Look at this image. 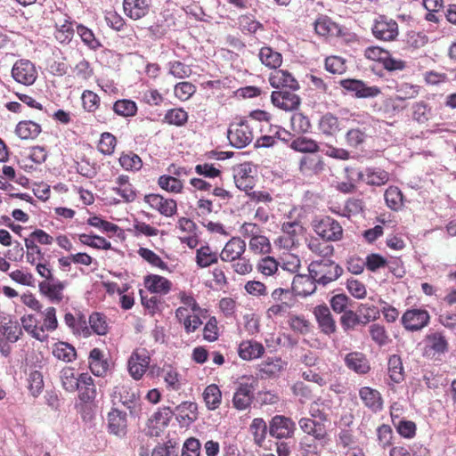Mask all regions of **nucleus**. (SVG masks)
<instances>
[{
    "label": "nucleus",
    "mask_w": 456,
    "mask_h": 456,
    "mask_svg": "<svg viewBox=\"0 0 456 456\" xmlns=\"http://www.w3.org/2000/svg\"><path fill=\"white\" fill-rule=\"evenodd\" d=\"M324 163L318 155H308L301 159L299 169L305 175H313L321 173L323 170Z\"/></svg>",
    "instance_id": "473e14b6"
},
{
    "label": "nucleus",
    "mask_w": 456,
    "mask_h": 456,
    "mask_svg": "<svg viewBox=\"0 0 456 456\" xmlns=\"http://www.w3.org/2000/svg\"><path fill=\"white\" fill-rule=\"evenodd\" d=\"M295 430V422L290 418L283 415H275L269 422V434L277 439L291 438Z\"/></svg>",
    "instance_id": "6e6552de"
},
{
    "label": "nucleus",
    "mask_w": 456,
    "mask_h": 456,
    "mask_svg": "<svg viewBox=\"0 0 456 456\" xmlns=\"http://www.w3.org/2000/svg\"><path fill=\"white\" fill-rule=\"evenodd\" d=\"M388 375L394 383H400L404 379V370L402 359L397 354H393L389 357L388 362Z\"/></svg>",
    "instance_id": "a18cd8bd"
},
{
    "label": "nucleus",
    "mask_w": 456,
    "mask_h": 456,
    "mask_svg": "<svg viewBox=\"0 0 456 456\" xmlns=\"http://www.w3.org/2000/svg\"><path fill=\"white\" fill-rule=\"evenodd\" d=\"M287 367V362L280 357H268L259 365L261 373L268 377L277 376Z\"/></svg>",
    "instance_id": "e433bc0d"
},
{
    "label": "nucleus",
    "mask_w": 456,
    "mask_h": 456,
    "mask_svg": "<svg viewBox=\"0 0 456 456\" xmlns=\"http://www.w3.org/2000/svg\"><path fill=\"white\" fill-rule=\"evenodd\" d=\"M53 354L58 360L71 362L77 357V352L73 346L67 342H57L53 345Z\"/></svg>",
    "instance_id": "79ce46f5"
},
{
    "label": "nucleus",
    "mask_w": 456,
    "mask_h": 456,
    "mask_svg": "<svg viewBox=\"0 0 456 456\" xmlns=\"http://www.w3.org/2000/svg\"><path fill=\"white\" fill-rule=\"evenodd\" d=\"M77 33L80 37L82 42L91 50L99 49L102 45L100 41L95 37L94 33L92 29L87 27L79 24L77 26Z\"/></svg>",
    "instance_id": "bf43d9fd"
},
{
    "label": "nucleus",
    "mask_w": 456,
    "mask_h": 456,
    "mask_svg": "<svg viewBox=\"0 0 456 456\" xmlns=\"http://www.w3.org/2000/svg\"><path fill=\"white\" fill-rule=\"evenodd\" d=\"M308 272L318 285L324 287L337 281L342 275L343 268L330 258H321L309 264Z\"/></svg>",
    "instance_id": "f257e3e1"
},
{
    "label": "nucleus",
    "mask_w": 456,
    "mask_h": 456,
    "mask_svg": "<svg viewBox=\"0 0 456 456\" xmlns=\"http://www.w3.org/2000/svg\"><path fill=\"white\" fill-rule=\"evenodd\" d=\"M291 129L297 134H305L311 129L309 118L301 112L293 113L290 118Z\"/></svg>",
    "instance_id": "69168bd1"
},
{
    "label": "nucleus",
    "mask_w": 456,
    "mask_h": 456,
    "mask_svg": "<svg viewBox=\"0 0 456 456\" xmlns=\"http://www.w3.org/2000/svg\"><path fill=\"white\" fill-rule=\"evenodd\" d=\"M290 147L296 151L305 153H315L319 151L317 142L305 136H300L293 140Z\"/></svg>",
    "instance_id": "13d9d810"
},
{
    "label": "nucleus",
    "mask_w": 456,
    "mask_h": 456,
    "mask_svg": "<svg viewBox=\"0 0 456 456\" xmlns=\"http://www.w3.org/2000/svg\"><path fill=\"white\" fill-rule=\"evenodd\" d=\"M158 184L161 189L172 193H180L183 188V184L181 180L166 175L159 176Z\"/></svg>",
    "instance_id": "e2e57ef3"
},
{
    "label": "nucleus",
    "mask_w": 456,
    "mask_h": 456,
    "mask_svg": "<svg viewBox=\"0 0 456 456\" xmlns=\"http://www.w3.org/2000/svg\"><path fill=\"white\" fill-rule=\"evenodd\" d=\"M74 36V28L71 21L65 20L61 25H56L54 37L56 40L63 45L70 43Z\"/></svg>",
    "instance_id": "680f3d73"
},
{
    "label": "nucleus",
    "mask_w": 456,
    "mask_h": 456,
    "mask_svg": "<svg viewBox=\"0 0 456 456\" xmlns=\"http://www.w3.org/2000/svg\"><path fill=\"white\" fill-rule=\"evenodd\" d=\"M159 376L164 380L168 389L177 391L181 388V375L174 366L164 364L159 371Z\"/></svg>",
    "instance_id": "2f4dec72"
},
{
    "label": "nucleus",
    "mask_w": 456,
    "mask_h": 456,
    "mask_svg": "<svg viewBox=\"0 0 456 456\" xmlns=\"http://www.w3.org/2000/svg\"><path fill=\"white\" fill-rule=\"evenodd\" d=\"M150 364V354L145 348L135 349L128 359V371L133 379L139 380Z\"/></svg>",
    "instance_id": "1a4fd4ad"
},
{
    "label": "nucleus",
    "mask_w": 456,
    "mask_h": 456,
    "mask_svg": "<svg viewBox=\"0 0 456 456\" xmlns=\"http://www.w3.org/2000/svg\"><path fill=\"white\" fill-rule=\"evenodd\" d=\"M371 32L378 40L394 41L399 34L398 24L391 18L379 15L373 21Z\"/></svg>",
    "instance_id": "39448f33"
},
{
    "label": "nucleus",
    "mask_w": 456,
    "mask_h": 456,
    "mask_svg": "<svg viewBox=\"0 0 456 456\" xmlns=\"http://www.w3.org/2000/svg\"><path fill=\"white\" fill-rule=\"evenodd\" d=\"M207 313L190 312L187 307H178L175 310V318L181 323L187 334L195 332L202 324L201 318L206 317Z\"/></svg>",
    "instance_id": "f8f14e48"
},
{
    "label": "nucleus",
    "mask_w": 456,
    "mask_h": 456,
    "mask_svg": "<svg viewBox=\"0 0 456 456\" xmlns=\"http://www.w3.org/2000/svg\"><path fill=\"white\" fill-rule=\"evenodd\" d=\"M78 240L83 245H86L96 249L108 250L111 248V243L103 237L98 235L81 233L78 234Z\"/></svg>",
    "instance_id": "603ef678"
},
{
    "label": "nucleus",
    "mask_w": 456,
    "mask_h": 456,
    "mask_svg": "<svg viewBox=\"0 0 456 456\" xmlns=\"http://www.w3.org/2000/svg\"><path fill=\"white\" fill-rule=\"evenodd\" d=\"M372 118L367 114H353L351 124L361 126L351 127L346 134V144L357 148L362 145L369 136Z\"/></svg>",
    "instance_id": "f03ea898"
},
{
    "label": "nucleus",
    "mask_w": 456,
    "mask_h": 456,
    "mask_svg": "<svg viewBox=\"0 0 456 456\" xmlns=\"http://www.w3.org/2000/svg\"><path fill=\"white\" fill-rule=\"evenodd\" d=\"M339 85L356 98H374L381 93L379 87L370 86L359 79H342L339 81Z\"/></svg>",
    "instance_id": "9d476101"
},
{
    "label": "nucleus",
    "mask_w": 456,
    "mask_h": 456,
    "mask_svg": "<svg viewBox=\"0 0 456 456\" xmlns=\"http://www.w3.org/2000/svg\"><path fill=\"white\" fill-rule=\"evenodd\" d=\"M228 139L232 146L241 149L253 140V133L247 122L233 123L228 130Z\"/></svg>",
    "instance_id": "0eeeda50"
},
{
    "label": "nucleus",
    "mask_w": 456,
    "mask_h": 456,
    "mask_svg": "<svg viewBox=\"0 0 456 456\" xmlns=\"http://www.w3.org/2000/svg\"><path fill=\"white\" fill-rule=\"evenodd\" d=\"M252 167L249 164L240 165L234 174V183L238 189L248 192L255 186Z\"/></svg>",
    "instance_id": "a878e982"
},
{
    "label": "nucleus",
    "mask_w": 456,
    "mask_h": 456,
    "mask_svg": "<svg viewBox=\"0 0 456 456\" xmlns=\"http://www.w3.org/2000/svg\"><path fill=\"white\" fill-rule=\"evenodd\" d=\"M246 250V242L239 237H232L224 245L223 250L219 254L222 261L233 262L240 258Z\"/></svg>",
    "instance_id": "dca6fc26"
},
{
    "label": "nucleus",
    "mask_w": 456,
    "mask_h": 456,
    "mask_svg": "<svg viewBox=\"0 0 456 456\" xmlns=\"http://www.w3.org/2000/svg\"><path fill=\"white\" fill-rule=\"evenodd\" d=\"M144 286L152 293L166 295L171 290L172 283L163 276L150 274L144 278Z\"/></svg>",
    "instance_id": "c85d7f7f"
},
{
    "label": "nucleus",
    "mask_w": 456,
    "mask_h": 456,
    "mask_svg": "<svg viewBox=\"0 0 456 456\" xmlns=\"http://www.w3.org/2000/svg\"><path fill=\"white\" fill-rule=\"evenodd\" d=\"M0 333L7 342L15 343L22 335V330L16 319L0 314Z\"/></svg>",
    "instance_id": "2eb2a0df"
},
{
    "label": "nucleus",
    "mask_w": 456,
    "mask_h": 456,
    "mask_svg": "<svg viewBox=\"0 0 456 456\" xmlns=\"http://www.w3.org/2000/svg\"><path fill=\"white\" fill-rule=\"evenodd\" d=\"M317 285L310 274H297L293 278L291 289L296 296L305 297L315 292Z\"/></svg>",
    "instance_id": "a211bd4d"
},
{
    "label": "nucleus",
    "mask_w": 456,
    "mask_h": 456,
    "mask_svg": "<svg viewBox=\"0 0 456 456\" xmlns=\"http://www.w3.org/2000/svg\"><path fill=\"white\" fill-rule=\"evenodd\" d=\"M265 353L261 343L253 340L243 341L239 346V355L243 360L250 361L259 358Z\"/></svg>",
    "instance_id": "72a5a7b5"
},
{
    "label": "nucleus",
    "mask_w": 456,
    "mask_h": 456,
    "mask_svg": "<svg viewBox=\"0 0 456 456\" xmlns=\"http://www.w3.org/2000/svg\"><path fill=\"white\" fill-rule=\"evenodd\" d=\"M430 315L426 309L411 308L406 310L401 319L402 324L409 331H419L428 325Z\"/></svg>",
    "instance_id": "423d86ee"
},
{
    "label": "nucleus",
    "mask_w": 456,
    "mask_h": 456,
    "mask_svg": "<svg viewBox=\"0 0 456 456\" xmlns=\"http://www.w3.org/2000/svg\"><path fill=\"white\" fill-rule=\"evenodd\" d=\"M248 247L254 254L258 255H268L272 251V245L269 239L262 233L258 236H255V238H251L248 242Z\"/></svg>",
    "instance_id": "864d4df0"
},
{
    "label": "nucleus",
    "mask_w": 456,
    "mask_h": 456,
    "mask_svg": "<svg viewBox=\"0 0 456 456\" xmlns=\"http://www.w3.org/2000/svg\"><path fill=\"white\" fill-rule=\"evenodd\" d=\"M65 324L76 335L88 338L91 335L89 328L86 326V322L82 318L76 319L71 313H67L64 315Z\"/></svg>",
    "instance_id": "37998d69"
},
{
    "label": "nucleus",
    "mask_w": 456,
    "mask_h": 456,
    "mask_svg": "<svg viewBox=\"0 0 456 456\" xmlns=\"http://www.w3.org/2000/svg\"><path fill=\"white\" fill-rule=\"evenodd\" d=\"M168 74L178 79L189 77L192 70L189 65L180 61H172L167 63Z\"/></svg>",
    "instance_id": "0e129e2a"
},
{
    "label": "nucleus",
    "mask_w": 456,
    "mask_h": 456,
    "mask_svg": "<svg viewBox=\"0 0 456 456\" xmlns=\"http://www.w3.org/2000/svg\"><path fill=\"white\" fill-rule=\"evenodd\" d=\"M300 429L305 434L317 439H324L327 431L324 423L310 418H301L298 421Z\"/></svg>",
    "instance_id": "bb28decb"
},
{
    "label": "nucleus",
    "mask_w": 456,
    "mask_h": 456,
    "mask_svg": "<svg viewBox=\"0 0 456 456\" xmlns=\"http://www.w3.org/2000/svg\"><path fill=\"white\" fill-rule=\"evenodd\" d=\"M108 430L110 434L118 437H123L126 434L127 429V415L126 412L111 409L107 416Z\"/></svg>",
    "instance_id": "4468645a"
},
{
    "label": "nucleus",
    "mask_w": 456,
    "mask_h": 456,
    "mask_svg": "<svg viewBox=\"0 0 456 456\" xmlns=\"http://www.w3.org/2000/svg\"><path fill=\"white\" fill-rule=\"evenodd\" d=\"M12 76L15 81L25 86L33 85L37 77L35 65L28 60L17 61L12 69Z\"/></svg>",
    "instance_id": "9b49d317"
},
{
    "label": "nucleus",
    "mask_w": 456,
    "mask_h": 456,
    "mask_svg": "<svg viewBox=\"0 0 456 456\" xmlns=\"http://www.w3.org/2000/svg\"><path fill=\"white\" fill-rule=\"evenodd\" d=\"M117 186L113 191L118 193L124 201L133 202L136 198V192L133 185L129 183L127 175H119L116 180Z\"/></svg>",
    "instance_id": "f704fd0d"
},
{
    "label": "nucleus",
    "mask_w": 456,
    "mask_h": 456,
    "mask_svg": "<svg viewBox=\"0 0 456 456\" xmlns=\"http://www.w3.org/2000/svg\"><path fill=\"white\" fill-rule=\"evenodd\" d=\"M43 324L40 326L43 332L53 331L58 328V320L56 316V309L53 306L45 308L42 312Z\"/></svg>",
    "instance_id": "774afa93"
},
{
    "label": "nucleus",
    "mask_w": 456,
    "mask_h": 456,
    "mask_svg": "<svg viewBox=\"0 0 456 456\" xmlns=\"http://www.w3.org/2000/svg\"><path fill=\"white\" fill-rule=\"evenodd\" d=\"M202 395L207 408L210 411L217 409L221 404L222 393L216 384L208 386Z\"/></svg>",
    "instance_id": "c03bdc74"
},
{
    "label": "nucleus",
    "mask_w": 456,
    "mask_h": 456,
    "mask_svg": "<svg viewBox=\"0 0 456 456\" xmlns=\"http://www.w3.org/2000/svg\"><path fill=\"white\" fill-rule=\"evenodd\" d=\"M88 322L90 325L88 328L91 333L93 331L94 334L102 336L106 335L109 331V323L107 322V318L101 313H93L89 316Z\"/></svg>",
    "instance_id": "49530a36"
},
{
    "label": "nucleus",
    "mask_w": 456,
    "mask_h": 456,
    "mask_svg": "<svg viewBox=\"0 0 456 456\" xmlns=\"http://www.w3.org/2000/svg\"><path fill=\"white\" fill-rule=\"evenodd\" d=\"M346 366L357 374H366L370 366L366 356L361 352H351L345 356Z\"/></svg>",
    "instance_id": "393cba45"
},
{
    "label": "nucleus",
    "mask_w": 456,
    "mask_h": 456,
    "mask_svg": "<svg viewBox=\"0 0 456 456\" xmlns=\"http://www.w3.org/2000/svg\"><path fill=\"white\" fill-rule=\"evenodd\" d=\"M323 439H317L309 436H304L299 442V449L303 456H319L320 452V441Z\"/></svg>",
    "instance_id": "3c124183"
},
{
    "label": "nucleus",
    "mask_w": 456,
    "mask_h": 456,
    "mask_svg": "<svg viewBox=\"0 0 456 456\" xmlns=\"http://www.w3.org/2000/svg\"><path fill=\"white\" fill-rule=\"evenodd\" d=\"M314 314L317 320L321 330L330 335L336 331V322L332 318L329 307L325 305H317L314 310Z\"/></svg>",
    "instance_id": "4be33fe9"
},
{
    "label": "nucleus",
    "mask_w": 456,
    "mask_h": 456,
    "mask_svg": "<svg viewBox=\"0 0 456 456\" xmlns=\"http://www.w3.org/2000/svg\"><path fill=\"white\" fill-rule=\"evenodd\" d=\"M144 201L152 209L167 217L173 216L177 211V204L175 200L166 199L159 194H148L144 197Z\"/></svg>",
    "instance_id": "ddd939ff"
},
{
    "label": "nucleus",
    "mask_w": 456,
    "mask_h": 456,
    "mask_svg": "<svg viewBox=\"0 0 456 456\" xmlns=\"http://www.w3.org/2000/svg\"><path fill=\"white\" fill-rule=\"evenodd\" d=\"M419 86L409 83L399 84L395 87L396 94L394 99L400 102L414 99L419 95Z\"/></svg>",
    "instance_id": "5fc2aeb1"
},
{
    "label": "nucleus",
    "mask_w": 456,
    "mask_h": 456,
    "mask_svg": "<svg viewBox=\"0 0 456 456\" xmlns=\"http://www.w3.org/2000/svg\"><path fill=\"white\" fill-rule=\"evenodd\" d=\"M274 106L284 110H294L300 104V98L294 93L286 91H274L271 95Z\"/></svg>",
    "instance_id": "6ab92c4d"
},
{
    "label": "nucleus",
    "mask_w": 456,
    "mask_h": 456,
    "mask_svg": "<svg viewBox=\"0 0 456 456\" xmlns=\"http://www.w3.org/2000/svg\"><path fill=\"white\" fill-rule=\"evenodd\" d=\"M314 28L316 33L322 37L336 35L339 31L338 25L326 16L316 20Z\"/></svg>",
    "instance_id": "4d7b16f0"
},
{
    "label": "nucleus",
    "mask_w": 456,
    "mask_h": 456,
    "mask_svg": "<svg viewBox=\"0 0 456 456\" xmlns=\"http://www.w3.org/2000/svg\"><path fill=\"white\" fill-rule=\"evenodd\" d=\"M346 172L351 181H362L370 185L381 186L389 180V174L378 167L366 168L364 171L346 168Z\"/></svg>",
    "instance_id": "20e7f679"
},
{
    "label": "nucleus",
    "mask_w": 456,
    "mask_h": 456,
    "mask_svg": "<svg viewBox=\"0 0 456 456\" xmlns=\"http://www.w3.org/2000/svg\"><path fill=\"white\" fill-rule=\"evenodd\" d=\"M258 57L262 64L274 70L282 63L281 54L268 46L260 49Z\"/></svg>",
    "instance_id": "ea45409f"
},
{
    "label": "nucleus",
    "mask_w": 456,
    "mask_h": 456,
    "mask_svg": "<svg viewBox=\"0 0 456 456\" xmlns=\"http://www.w3.org/2000/svg\"><path fill=\"white\" fill-rule=\"evenodd\" d=\"M151 0H124L123 9L125 14L132 20L144 17L150 9Z\"/></svg>",
    "instance_id": "5701e85b"
},
{
    "label": "nucleus",
    "mask_w": 456,
    "mask_h": 456,
    "mask_svg": "<svg viewBox=\"0 0 456 456\" xmlns=\"http://www.w3.org/2000/svg\"><path fill=\"white\" fill-rule=\"evenodd\" d=\"M78 397L84 403H91L96 397V387L93 378L87 373H80V382L78 385Z\"/></svg>",
    "instance_id": "cd10ccee"
},
{
    "label": "nucleus",
    "mask_w": 456,
    "mask_h": 456,
    "mask_svg": "<svg viewBox=\"0 0 456 456\" xmlns=\"http://www.w3.org/2000/svg\"><path fill=\"white\" fill-rule=\"evenodd\" d=\"M112 110L118 116L124 118L134 117L137 113V105L132 100L122 99L115 102Z\"/></svg>",
    "instance_id": "6e6d98bb"
},
{
    "label": "nucleus",
    "mask_w": 456,
    "mask_h": 456,
    "mask_svg": "<svg viewBox=\"0 0 456 456\" xmlns=\"http://www.w3.org/2000/svg\"><path fill=\"white\" fill-rule=\"evenodd\" d=\"M270 85L274 88L285 87L296 91L299 89V84L289 71L275 69L270 74Z\"/></svg>",
    "instance_id": "aec40b11"
},
{
    "label": "nucleus",
    "mask_w": 456,
    "mask_h": 456,
    "mask_svg": "<svg viewBox=\"0 0 456 456\" xmlns=\"http://www.w3.org/2000/svg\"><path fill=\"white\" fill-rule=\"evenodd\" d=\"M359 396L364 406L371 411L378 412L382 410L383 399L377 389L362 387L359 389Z\"/></svg>",
    "instance_id": "412c9836"
},
{
    "label": "nucleus",
    "mask_w": 456,
    "mask_h": 456,
    "mask_svg": "<svg viewBox=\"0 0 456 456\" xmlns=\"http://www.w3.org/2000/svg\"><path fill=\"white\" fill-rule=\"evenodd\" d=\"M427 347L434 354H441L447 351L448 342L441 332H434L427 336Z\"/></svg>",
    "instance_id": "09e8293b"
},
{
    "label": "nucleus",
    "mask_w": 456,
    "mask_h": 456,
    "mask_svg": "<svg viewBox=\"0 0 456 456\" xmlns=\"http://www.w3.org/2000/svg\"><path fill=\"white\" fill-rule=\"evenodd\" d=\"M254 390L252 384L240 383L233 395V406L239 411L248 408L254 397Z\"/></svg>",
    "instance_id": "f3484780"
},
{
    "label": "nucleus",
    "mask_w": 456,
    "mask_h": 456,
    "mask_svg": "<svg viewBox=\"0 0 456 456\" xmlns=\"http://www.w3.org/2000/svg\"><path fill=\"white\" fill-rule=\"evenodd\" d=\"M279 266L280 264L274 257L266 256L257 262L256 268L265 277H277L280 275Z\"/></svg>",
    "instance_id": "a19ab883"
},
{
    "label": "nucleus",
    "mask_w": 456,
    "mask_h": 456,
    "mask_svg": "<svg viewBox=\"0 0 456 456\" xmlns=\"http://www.w3.org/2000/svg\"><path fill=\"white\" fill-rule=\"evenodd\" d=\"M318 128L322 134L328 136H334L340 131L338 118L332 113L328 112L321 117Z\"/></svg>",
    "instance_id": "4c0bfd02"
},
{
    "label": "nucleus",
    "mask_w": 456,
    "mask_h": 456,
    "mask_svg": "<svg viewBox=\"0 0 456 456\" xmlns=\"http://www.w3.org/2000/svg\"><path fill=\"white\" fill-rule=\"evenodd\" d=\"M37 322V319L35 315H23L20 318V324L22 326L21 330L23 329L28 334L38 341H46L48 336L43 332V329L41 327H38Z\"/></svg>",
    "instance_id": "7c9ffc66"
},
{
    "label": "nucleus",
    "mask_w": 456,
    "mask_h": 456,
    "mask_svg": "<svg viewBox=\"0 0 456 456\" xmlns=\"http://www.w3.org/2000/svg\"><path fill=\"white\" fill-rule=\"evenodd\" d=\"M60 380L65 391L75 393L78 389L80 374H77L74 368L66 366L60 371Z\"/></svg>",
    "instance_id": "c756f323"
},
{
    "label": "nucleus",
    "mask_w": 456,
    "mask_h": 456,
    "mask_svg": "<svg viewBox=\"0 0 456 456\" xmlns=\"http://www.w3.org/2000/svg\"><path fill=\"white\" fill-rule=\"evenodd\" d=\"M219 255L208 245H203L196 250V264L200 268H207L217 263Z\"/></svg>",
    "instance_id": "c9c22d12"
},
{
    "label": "nucleus",
    "mask_w": 456,
    "mask_h": 456,
    "mask_svg": "<svg viewBox=\"0 0 456 456\" xmlns=\"http://www.w3.org/2000/svg\"><path fill=\"white\" fill-rule=\"evenodd\" d=\"M249 429L253 435L255 444L258 446H262L265 441L269 426L266 425L262 418H256L252 420Z\"/></svg>",
    "instance_id": "de8ad7c7"
},
{
    "label": "nucleus",
    "mask_w": 456,
    "mask_h": 456,
    "mask_svg": "<svg viewBox=\"0 0 456 456\" xmlns=\"http://www.w3.org/2000/svg\"><path fill=\"white\" fill-rule=\"evenodd\" d=\"M65 286V282L55 279L44 281L39 284L40 290L55 304L62 300Z\"/></svg>",
    "instance_id": "b1692460"
},
{
    "label": "nucleus",
    "mask_w": 456,
    "mask_h": 456,
    "mask_svg": "<svg viewBox=\"0 0 456 456\" xmlns=\"http://www.w3.org/2000/svg\"><path fill=\"white\" fill-rule=\"evenodd\" d=\"M15 133L22 140L34 139L41 133V126L31 120L20 121Z\"/></svg>",
    "instance_id": "58836bf2"
},
{
    "label": "nucleus",
    "mask_w": 456,
    "mask_h": 456,
    "mask_svg": "<svg viewBox=\"0 0 456 456\" xmlns=\"http://www.w3.org/2000/svg\"><path fill=\"white\" fill-rule=\"evenodd\" d=\"M313 229L324 241H339L343 239L344 230L341 224L330 216L314 220Z\"/></svg>",
    "instance_id": "7ed1b4c3"
},
{
    "label": "nucleus",
    "mask_w": 456,
    "mask_h": 456,
    "mask_svg": "<svg viewBox=\"0 0 456 456\" xmlns=\"http://www.w3.org/2000/svg\"><path fill=\"white\" fill-rule=\"evenodd\" d=\"M385 200L389 208L397 211L403 206V193L395 186L388 187L385 191Z\"/></svg>",
    "instance_id": "052dcab7"
},
{
    "label": "nucleus",
    "mask_w": 456,
    "mask_h": 456,
    "mask_svg": "<svg viewBox=\"0 0 456 456\" xmlns=\"http://www.w3.org/2000/svg\"><path fill=\"white\" fill-rule=\"evenodd\" d=\"M114 396L115 398H118L122 404L130 408V404L137 398V393L135 389L130 387L128 385L122 384L115 387Z\"/></svg>",
    "instance_id": "8fccbe9b"
},
{
    "label": "nucleus",
    "mask_w": 456,
    "mask_h": 456,
    "mask_svg": "<svg viewBox=\"0 0 456 456\" xmlns=\"http://www.w3.org/2000/svg\"><path fill=\"white\" fill-rule=\"evenodd\" d=\"M119 164L128 171H138L142 166L141 158L134 152L123 153L119 158Z\"/></svg>",
    "instance_id": "338daca9"
}]
</instances>
